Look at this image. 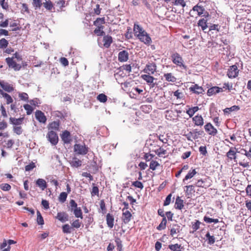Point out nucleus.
Returning a JSON list of instances; mask_svg holds the SVG:
<instances>
[{"label":"nucleus","instance_id":"nucleus-1","mask_svg":"<svg viewBox=\"0 0 251 251\" xmlns=\"http://www.w3.org/2000/svg\"><path fill=\"white\" fill-rule=\"evenodd\" d=\"M203 13H204L203 16L205 17L209 16L208 13L205 11L203 6L199 5V4L194 6L189 12L190 15L191 17L196 16V17L197 16H201Z\"/></svg>","mask_w":251,"mask_h":251},{"label":"nucleus","instance_id":"nucleus-2","mask_svg":"<svg viewBox=\"0 0 251 251\" xmlns=\"http://www.w3.org/2000/svg\"><path fill=\"white\" fill-rule=\"evenodd\" d=\"M171 60L174 64L177 66L186 69V66L184 63V61L181 55L177 52H174L171 55Z\"/></svg>","mask_w":251,"mask_h":251},{"label":"nucleus","instance_id":"nucleus-3","mask_svg":"<svg viewBox=\"0 0 251 251\" xmlns=\"http://www.w3.org/2000/svg\"><path fill=\"white\" fill-rule=\"evenodd\" d=\"M46 137L48 140L53 145H56L58 142V136L56 132L54 131H49L47 134Z\"/></svg>","mask_w":251,"mask_h":251},{"label":"nucleus","instance_id":"nucleus-4","mask_svg":"<svg viewBox=\"0 0 251 251\" xmlns=\"http://www.w3.org/2000/svg\"><path fill=\"white\" fill-rule=\"evenodd\" d=\"M5 62L9 68L14 69L15 71H19L22 68L21 65L17 63L14 59V57H7Z\"/></svg>","mask_w":251,"mask_h":251},{"label":"nucleus","instance_id":"nucleus-5","mask_svg":"<svg viewBox=\"0 0 251 251\" xmlns=\"http://www.w3.org/2000/svg\"><path fill=\"white\" fill-rule=\"evenodd\" d=\"M143 71L149 75H153L157 71L156 64L153 62H149Z\"/></svg>","mask_w":251,"mask_h":251},{"label":"nucleus","instance_id":"nucleus-6","mask_svg":"<svg viewBox=\"0 0 251 251\" xmlns=\"http://www.w3.org/2000/svg\"><path fill=\"white\" fill-rule=\"evenodd\" d=\"M179 113H180V111L167 110L166 111V118L168 120L176 122L178 121Z\"/></svg>","mask_w":251,"mask_h":251},{"label":"nucleus","instance_id":"nucleus-7","mask_svg":"<svg viewBox=\"0 0 251 251\" xmlns=\"http://www.w3.org/2000/svg\"><path fill=\"white\" fill-rule=\"evenodd\" d=\"M239 70L236 65L230 66L227 72V75L229 78L236 77L239 74Z\"/></svg>","mask_w":251,"mask_h":251},{"label":"nucleus","instance_id":"nucleus-8","mask_svg":"<svg viewBox=\"0 0 251 251\" xmlns=\"http://www.w3.org/2000/svg\"><path fill=\"white\" fill-rule=\"evenodd\" d=\"M74 151L78 154L85 155L88 151V148L85 145L76 144L74 147Z\"/></svg>","mask_w":251,"mask_h":251},{"label":"nucleus","instance_id":"nucleus-9","mask_svg":"<svg viewBox=\"0 0 251 251\" xmlns=\"http://www.w3.org/2000/svg\"><path fill=\"white\" fill-rule=\"evenodd\" d=\"M137 37L141 42H143L146 45H150L151 43V37L145 31Z\"/></svg>","mask_w":251,"mask_h":251},{"label":"nucleus","instance_id":"nucleus-10","mask_svg":"<svg viewBox=\"0 0 251 251\" xmlns=\"http://www.w3.org/2000/svg\"><path fill=\"white\" fill-rule=\"evenodd\" d=\"M204 128L209 135L215 136L218 133L217 129L210 123H207L204 126Z\"/></svg>","mask_w":251,"mask_h":251},{"label":"nucleus","instance_id":"nucleus-11","mask_svg":"<svg viewBox=\"0 0 251 251\" xmlns=\"http://www.w3.org/2000/svg\"><path fill=\"white\" fill-rule=\"evenodd\" d=\"M132 215L129 210L122 211L121 219L125 224H127L131 220Z\"/></svg>","mask_w":251,"mask_h":251},{"label":"nucleus","instance_id":"nucleus-12","mask_svg":"<svg viewBox=\"0 0 251 251\" xmlns=\"http://www.w3.org/2000/svg\"><path fill=\"white\" fill-rule=\"evenodd\" d=\"M35 116L37 120L40 123L45 124L47 121V118L45 115L44 113L39 110L36 111L35 113Z\"/></svg>","mask_w":251,"mask_h":251},{"label":"nucleus","instance_id":"nucleus-13","mask_svg":"<svg viewBox=\"0 0 251 251\" xmlns=\"http://www.w3.org/2000/svg\"><path fill=\"white\" fill-rule=\"evenodd\" d=\"M129 54L127 51L124 50L118 53V60L121 62H126L128 60Z\"/></svg>","mask_w":251,"mask_h":251},{"label":"nucleus","instance_id":"nucleus-14","mask_svg":"<svg viewBox=\"0 0 251 251\" xmlns=\"http://www.w3.org/2000/svg\"><path fill=\"white\" fill-rule=\"evenodd\" d=\"M184 191L187 198H191L195 192L194 186L193 185H186Z\"/></svg>","mask_w":251,"mask_h":251},{"label":"nucleus","instance_id":"nucleus-15","mask_svg":"<svg viewBox=\"0 0 251 251\" xmlns=\"http://www.w3.org/2000/svg\"><path fill=\"white\" fill-rule=\"evenodd\" d=\"M236 148H231L226 153V156L230 160H234L236 162Z\"/></svg>","mask_w":251,"mask_h":251},{"label":"nucleus","instance_id":"nucleus-16","mask_svg":"<svg viewBox=\"0 0 251 251\" xmlns=\"http://www.w3.org/2000/svg\"><path fill=\"white\" fill-rule=\"evenodd\" d=\"M195 126H202L204 124V120L201 115H197L192 118Z\"/></svg>","mask_w":251,"mask_h":251},{"label":"nucleus","instance_id":"nucleus-17","mask_svg":"<svg viewBox=\"0 0 251 251\" xmlns=\"http://www.w3.org/2000/svg\"><path fill=\"white\" fill-rule=\"evenodd\" d=\"M189 90L191 92H192L193 93L199 95L203 94L204 92V89L201 86H199L198 84H195L194 85H192L189 88Z\"/></svg>","mask_w":251,"mask_h":251},{"label":"nucleus","instance_id":"nucleus-18","mask_svg":"<svg viewBox=\"0 0 251 251\" xmlns=\"http://www.w3.org/2000/svg\"><path fill=\"white\" fill-rule=\"evenodd\" d=\"M59 126L60 122L59 121H53L49 124L48 128L49 131L52 130L56 132L57 131L59 130Z\"/></svg>","mask_w":251,"mask_h":251},{"label":"nucleus","instance_id":"nucleus-19","mask_svg":"<svg viewBox=\"0 0 251 251\" xmlns=\"http://www.w3.org/2000/svg\"><path fill=\"white\" fill-rule=\"evenodd\" d=\"M62 140L65 144H69L71 141V134L68 130H65L61 135Z\"/></svg>","mask_w":251,"mask_h":251},{"label":"nucleus","instance_id":"nucleus-20","mask_svg":"<svg viewBox=\"0 0 251 251\" xmlns=\"http://www.w3.org/2000/svg\"><path fill=\"white\" fill-rule=\"evenodd\" d=\"M223 91V90L222 88L218 86H213L208 89L207 94L208 96H211Z\"/></svg>","mask_w":251,"mask_h":251},{"label":"nucleus","instance_id":"nucleus-21","mask_svg":"<svg viewBox=\"0 0 251 251\" xmlns=\"http://www.w3.org/2000/svg\"><path fill=\"white\" fill-rule=\"evenodd\" d=\"M102 42L103 47L106 48H108L113 42L112 38L111 36L108 35L104 36L103 37Z\"/></svg>","mask_w":251,"mask_h":251},{"label":"nucleus","instance_id":"nucleus-22","mask_svg":"<svg viewBox=\"0 0 251 251\" xmlns=\"http://www.w3.org/2000/svg\"><path fill=\"white\" fill-rule=\"evenodd\" d=\"M106 221L107 226L112 228L114 226V218L113 215L110 213L107 214Z\"/></svg>","mask_w":251,"mask_h":251},{"label":"nucleus","instance_id":"nucleus-23","mask_svg":"<svg viewBox=\"0 0 251 251\" xmlns=\"http://www.w3.org/2000/svg\"><path fill=\"white\" fill-rule=\"evenodd\" d=\"M0 86L3 88L4 90L7 92H11L14 91V88L13 86L7 82L0 81Z\"/></svg>","mask_w":251,"mask_h":251},{"label":"nucleus","instance_id":"nucleus-24","mask_svg":"<svg viewBox=\"0 0 251 251\" xmlns=\"http://www.w3.org/2000/svg\"><path fill=\"white\" fill-rule=\"evenodd\" d=\"M105 23V19L104 17L97 18V19L93 22L94 25L96 27H102V28H104L103 25Z\"/></svg>","mask_w":251,"mask_h":251},{"label":"nucleus","instance_id":"nucleus-25","mask_svg":"<svg viewBox=\"0 0 251 251\" xmlns=\"http://www.w3.org/2000/svg\"><path fill=\"white\" fill-rule=\"evenodd\" d=\"M56 218L61 222H64L68 220V215L64 212H58Z\"/></svg>","mask_w":251,"mask_h":251},{"label":"nucleus","instance_id":"nucleus-26","mask_svg":"<svg viewBox=\"0 0 251 251\" xmlns=\"http://www.w3.org/2000/svg\"><path fill=\"white\" fill-rule=\"evenodd\" d=\"M144 30L141 26L138 24L135 23L133 27V31L135 36L137 37L141 33H143Z\"/></svg>","mask_w":251,"mask_h":251},{"label":"nucleus","instance_id":"nucleus-27","mask_svg":"<svg viewBox=\"0 0 251 251\" xmlns=\"http://www.w3.org/2000/svg\"><path fill=\"white\" fill-rule=\"evenodd\" d=\"M197 173L195 169H191L189 171L188 174L185 176V177L183 178L182 181L183 183H185V181L193 177Z\"/></svg>","mask_w":251,"mask_h":251},{"label":"nucleus","instance_id":"nucleus-28","mask_svg":"<svg viewBox=\"0 0 251 251\" xmlns=\"http://www.w3.org/2000/svg\"><path fill=\"white\" fill-rule=\"evenodd\" d=\"M158 148L157 149L152 150V151H154L158 156L161 157L163 156V155L167 154V152L165 149L160 146H158Z\"/></svg>","mask_w":251,"mask_h":251},{"label":"nucleus","instance_id":"nucleus-29","mask_svg":"<svg viewBox=\"0 0 251 251\" xmlns=\"http://www.w3.org/2000/svg\"><path fill=\"white\" fill-rule=\"evenodd\" d=\"M163 76L165 80L168 82H175L176 80V77L171 73H165L164 74Z\"/></svg>","mask_w":251,"mask_h":251},{"label":"nucleus","instance_id":"nucleus-30","mask_svg":"<svg viewBox=\"0 0 251 251\" xmlns=\"http://www.w3.org/2000/svg\"><path fill=\"white\" fill-rule=\"evenodd\" d=\"M168 248L171 251H182V250H183V247L182 246L181 244L177 243L169 245Z\"/></svg>","mask_w":251,"mask_h":251},{"label":"nucleus","instance_id":"nucleus-31","mask_svg":"<svg viewBox=\"0 0 251 251\" xmlns=\"http://www.w3.org/2000/svg\"><path fill=\"white\" fill-rule=\"evenodd\" d=\"M151 75H142L141 76V77L146 81L147 83L149 84H151L153 83V81L155 79L154 77Z\"/></svg>","mask_w":251,"mask_h":251},{"label":"nucleus","instance_id":"nucleus-32","mask_svg":"<svg viewBox=\"0 0 251 251\" xmlns=\"http://www.w3.org/2000/svg\"><path fill=\"white\" fill-rule=\"evenodd\" d=\"M183 203V200H181L179 197H177L175 202V208L179 210H181L184 207Z\"/></svg>","mask_w":251,"mask_h":251},{"label":"nucleus","instance_id":"nucleus-33","mask_svg":"<svg viewBox=\"0 0 251 251\" xmlns=\"http://www.w3.org/2000/svg\"><path fill=\"white\" fill-rule=\"evenodd\" d=\"M70 163L72 167L78 168L81 166L82 161L76 157H74Z\"/></svg>","mask_w":251,"mask_h":251},{"label":"nucleus","instance_id":"nucleus-34","mask_svg":"<svg viewBox=\"0 0 251 251\" xmlns=\"http://www.w3.org/2000/svg\"><path fill=\"white\" fill-rule=\"evenodd\" d=\"M201 223L199 220H195L194 222H192L191 223V228L193 230L191 231V233H194L197 230H198L200 227V225Z\"/></svg>","mask_w":251,"mask_h":251},{"label":"nucleus","instance_id":"nucleus-35","mask_svg":"<svg viewBox=\"0 0 251 251\" xmlns=\"http://www.w3.org/2000/svg\"><path fill=\"white\" fill-rule=\"evenodd\" d=\"M0 93L6 100V104H9L13 102V100L10 95L8 94L7 93L3 92L0 89Z\"/></svg>","mask_w":251,"mask_h":251},{"label":"nucleus","instance_id":"nucleus-36","mask_svg":"<svg viewBox=\"0 0 251 251\" xmlns=\"http://www.w3.org/2000/svg\"><path fill=\"white\" fill-rule=\"evenodd\" d=\"M36 184L41 188L42 190H45V189L47 187L46 181L42 178H38L36 181Z\"/></svg>","mask_w":251,"mask_h":251},{"label":"nucleus","instance_id":"nucleus-37","mask_svg":"<svg viewBox=\"0 0 251 251\" xmlns=\"http://www.w3.org/2000/svg\"><path fill=\"white\" fill-rule=\"evenodd\" d=\"M206 241L208 245H213L215 242V238L213 235H211L209 232H207L205 235Z\"/></svg>","mask_w":251,"mask_h":251},{"label":"nucleus","instance_id":"nucleus-38","mask_svg":"<svg viewBox=\"0 0 251 251\" xmlns=\"http://www.w3.org/2000/svg\"><path fill=\"white\" fill-rule=\"evenodd\" d=\"M180 232V226L177 224L174 225L170 230V235L174 236V235Z\"/></svg>","mask_w":251,"mask_h":251},{"label":"nucleus","instance_id":"nucleus-39","mask_svg":"<svg viewBox=\"0 0 251 251\" xmlns=\"http://www.w3.org/2000/svg\"><path fill=\"white\" fill-rule=\"evenodd\" d=\"M24 120V118H20L16 119L15 118L11 117L10 118V122L14 125L19 126L22 124Z\"/></svg>","mask_w":251,"mask_h":251},{"label":"nucleus","instance_id":"nucleus-40","mask_svg":"<svg viewBox=\"0 0 251 251\" xmlns=\"http://www.w3.org/2000/svg\"><path fill=\"white\" fill-rule=\"evenodd\" d=\"M198 26L201 27L202 30H204L207 27V20L202 18L199 21L198 23Z\"/></svg>","mask_w":251,"mask_h":251},{"label":"nucleus","instance_id":"nucleus-41","mask_svg":"<svg viewBox=\"0 0 251 251\" xmlns=\"http://www.w3.org/2000/svg\"><path fill=\"white\" fill-rule=\"evenodd\" d=\"M43 6L47 10L50 11H52V9L53 8V3L50 0H46V2H43Z\"/></svg>","mask_w":251,"mask_h":251},{"label":"nucleus","instance_id":"nucleus-42","mask_svg":"<svg viewBox=\"0 0 251 251\" xmlns=\"http://www.w3.org/2000/svg\"><path fill=\"white\" fill-rule=\"evenodd\" d=\"M240 109V107L237 105H233L229 108H226L224 110L225 113H230L232 111H238Z\"/></svg>","mask_w":251,"mask_h":251},{"label":"nucleus","instance_id":"nucleus-43","mask_svg":"<svg viewBox=\"0 0 251 251\" xmlns=\"http://www.w3.org/2000/svg\"><path fill=\"white\" fill-rule=\"evenodd\" d=\"M75 217L83 218L82 212L80 207H78L76 209H74L73 211Z\"/></svg>","mask_w":251,"mask_h":251},{"label":"nucleus","instance_id":"nucleus-44","mask_svg":"<svg viewBox=\"0 0 251 251\" xmlns=\"http://www.w3.org/2000/svg\"><path fill=\"white\" fill-rule=\"evenodd\" d=\"M9 44L8 41L5 38L0 39V49H6Z\"/></svg>","mask_w":251,"mask_h":251},{"label":"nucleus","instance_id":"nucleus-45","mask_svg":"<svg viewBox=\"0 0 251 251\" xmlns=\"http://www.w3.org/2000/svg\"><path fill=\"white\" fill-rule=\"evenodd\" d=\"M166 224L167 220L166 217H164V218H163L159 225L157 227V229L159 230L165 229L166 227Z\"/></svg>","mask_w":251,"mask_h":251},{"label":"nucleus","instance_id":"nucleus-46","mask_svg":"<svg viewBox=\"0 0 251 251\" xmlns=\"http://www.w3.org/2000/svg\"><path fill=\"white\" fill-rule=\"evenodd\" d=\"M103 29L104 28H102V27H96L94 30V32L97 36H103L105 34Z\"/></svg>","mask_w":251,"mask_h":251},{"label":"nucleus","instance_id":"nucleus-47","mask_svg":"<svg viewBox=\"0 0 251 251\" xmlns=\"http://www.w3.org/2000/svg\"><path fill=\"white\" fill-rule=\"evenodd\" d=\"M159 166L160 164L157 161L155 160H152L150 164V169L152 171H154Z\"/></svg>","mask_w":251,"mask_h":251},{"label":"nucleus","instance_id":"nucleus-48","mask_svg":"<svg viewBox=\"0 0 251 251\" xmlns=\"http://www.w3.org/2000/svg\"><path fill=\"white\" fill-rule=\"evenodd\" d=\"M203 220L207 223H218L219 222V220L218 219H212L207 216H204L203 218Z\"/></svg>","mask_w":251,"mask_h":251},{"label":"nucleus","instance_id":"nucleus-49","mask_svg":"<svg viewBox=\"0 0 251 251\" xmlns=\"http://www.w3.org/2000/svg\"><path fill=\"white\" fill-rule=\"evenodd\" d=\"M67 193L66 192H62L60 194L59 196L58 197V200L60 202L63 203L67 199Z\"/></svg>","mask_w":251,"mask_h":251},{"label":"nucleus","instance_id":"nucleus-50","mask_svg":"<svg viewBox=\"0 0 251 251\" xmlns=\"http://www.w3.org/2000/svg\"><path fill=\"white\" fill-rule=\"evenodd\" d=\"M205 180H206V179H205L204 180L202 179H200L198 180L197 182V186L198 187H202V188H205L209 187L210 186V184L207 185H202L203 183H204L205 182Z\"/></svg>","mask_w":251,"mask_h":251},{"label":"nucleus","instance_id":"nucleus-51","mask_svg":"<svg viewBox=\"0 0 251 251\" xmlns=\"http://www.w3.org/2000/svg\"><path fill=\"white\" fill-rule=\"evenodd\" d=\"M100 209L101 210V212L103 214H104L106 212V208L105 206V203L104 201L103 200H101L100 202Z\"/></svg>","mask_w":251,"mask_h":251},{"label":"nucleus","instance_id":"nucleus-52","mask_svg":"<svg viewBox=\"0 0 251 251\" xmlns=\"http://www.w3.org/2000/svg\"><path fill=\"white\" fill-rule=\"evenodd\" d=\"M97 100L101 102H105L107 100V96L104 94H100L97 96Z\"/></svg>","mask_w":251,"mask_h":251},{"label":"nucleus","instance_id":"nucleus-53","mask_svg":"<svg viewBox=\"0 0 251 251\" xmlns=\"http://www.w3.org/2000/svg\"><path fill=\"white\" fill-rule=\"evenodd\" d=\"M0 188L3 191H8L11 189V187L8 183H2L0 184Z\"/></svg>","mask_w":251,"mask_h":251},{"label":"nucleus","instance_id":"nucleus-54","mask_svg":"<svg viewBox=\"0 0 251 251\" xmlns=\"http://www.w3.org/2000/svg\"><path fill=\"white\" fill-rule=\"evenodd\" d=\"M115 242L117 247V250L118 251H122L123 250L122 242L120 238H117L115 239Z\"/></svg>","mask_w":251,"mask_h":251},{"label":"nucleus","instance_id":"nucleus-55","mask_svg":"<svg viewBox=\"0 0 251 251\" xmlns=\"http://www.w3.org/2000/svg\"><path fill=\"white\" fill-rule=\"evenodd\" d=\"M62 231L64 233H70L71 227L68 224H65L62 226Z\"/></svg>","mask_w":251,"mask_h":251},{"label":"nucleus","instance_id":"nucleus-56","mask_svg":"<svg viewBox=\"0 0 251 251\" xmlns=\"http://www.w3.org/2000/svg\"><path fill=\"white\" fill-rule=\"evenodd\" d=\"M25 109L26 111V114L30 115L32 113L33 111V108L31 105L28 104H25L24 105Z\"/></svg>","mask_w":251,"mask_h":251},{"label":"nucleus","instance_id":"nucleus-57","mask_svg":"<svg viewBox=\"0 0 251 251\" xmlns=\"http://www.w3.org/2000/svg\"><path fill=\"white\" fill-rule=\"evenodd\" d=\"M132 186L142 189L144 188L143 183L139 181H135L132 182Z\"/></svg>","mask_w":251,"mask_h":251},{"label":"nucleus","instance_id":"nucleus-58","mask_svg":"<svg viewBox=\"0 0 251 251\" xmlns=\"http://www.w3.org/2000/svg\"><path fill=\"white\" fill-rule=\"evenodd\" d=\"M37 222L39 225H42L44 224L43 218L39 211L37 212Z\"/></svg>","mask_w":251,"mask_h":251},{"label":"nucleus","instance_id":"nucleus-59","mask_svg":"<svg viewBox=\"0 0 251 251\" xmlns=\"http://www.w3.org/2000/svg\"><path fill=\"white\" fill-rule=\"evenodd\" d=\"M71 225L73 227L78 228L81 226V222H80L79 220L76 219L71 224Z\"/></svg>","mask_w":251,"mask_h":251},{"label":"nucleus","instance_id":"nucleus-60","mask_svg":"<svg viewBox=\"0 0 251 251\" xmlns=\"http://www.w3.org/2000/svg\"><path fill=\"white\" fill-rule=\"evenodd\" d=\"M10 27H13L11 29L13 31H16L20 29V27L18 26V24L15 22L10 23Z\"/></svg>","mask_w":251,"mask_h":251},{"label":"nucleus","instance_id":"nucleus-61","mask_svg":"<svg viewBox=\"0 0 251 251\" xmlns=\"http://www.w3.org/2000/svg\"><path fill=\"white\" fill-rule=\"evenodd\" d=\"M174 4L175 5H181L182 7L186 6V2L184 0H176L174 2Z\"/></svg>","mask_w":251,"mask_h":251},{"label":"nucleus","instance_id":"nucleus-62","mask_svg":"<svg viewBox=\"0 0 251 251\" xmlns=\"http://www.w3.org/2000/svg\"><path fill=\"white\" fill-rule=\"evenodd\" d=\"M7 244H8V245L7 246V247L1 251H10V249H11L10 245L11 244H15L16 242L13 240L9 239L7 241Z\"/></svg>","mask_w":251,"mask_h":251},{"label":"nucleus","instance_id":"nucleus-63","mask_svg":"<svg viewBox=\"0 0 251 251\" xmlns=\"http://www.w3.org/2000/svg\"><path fill=\"white\" fill-rule=\"evenodd\" d=\"M174 96L177 99H182L183 97V94L182 92L177 90L174 92Z\"/></svg>","mask_w":251,"mask_h":251},{"label":"nucleus","instance_id":"nucleus-64","mask_svg":"<svg viewBox=\"0 0 251 251\" xmlns=\"http://www.w3.org/2000/svg\"><path fill=\"white\" fill-rule=\"evenodd\" d=\"M35 167H36V166H35V163L32 162L29 164L26 165L25 166V171L29 172L32 170H33Z\"/></svg>","mask_w":251,"mask_h":251}]
</instances>
